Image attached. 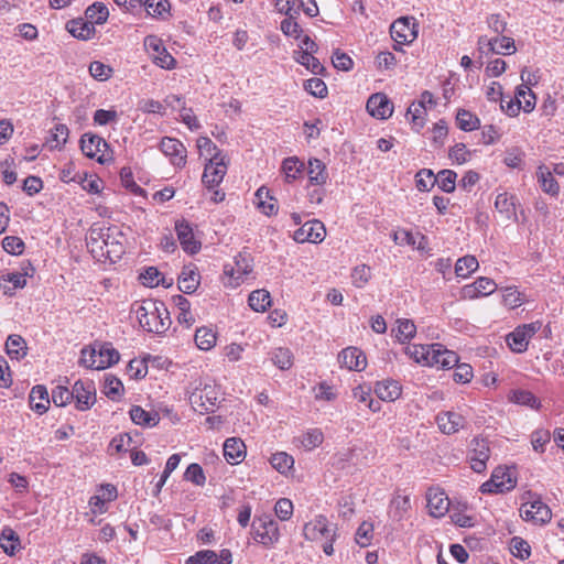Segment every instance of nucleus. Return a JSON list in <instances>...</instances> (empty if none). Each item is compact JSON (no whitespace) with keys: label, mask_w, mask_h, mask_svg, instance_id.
Segmentation results:
<instances>
[{"label":"nucleus","mask_w":564,"mask_h":564,"mask_svg":"<svg viewBox=\"0 0 564 564\" xmlns=\"http://www.w3.org/2000/svg\"><path fill=\"white\" fill-rule=\"evenodd\" d=\"M273 364L281 370H288L293 365V355L288 348H278L272 356Z\"/></svg>","instance_id":"3c124183"},{"label":"nucleus","mask_w":564,"mask_h":564,"mask_svg":"<svg viewBox=\"0 0 564 564\" xmlns=\"http://www.w3.org/2000/svg\"><path fill=\"white\" fill-rule=\"evenodd\" d=\"M375 392L382 401H394L401 395V387L397 381L384 380L377 382Z\"/></svg>","instance_id":"cd10ccee"},{"label":"nucleus","mask_w":564,"mask_h":564,"mask_svg":"<svg viewBox=\"0 0 564 564\" xmlns=\"http://www.w3.org/2000/svg\"><path fill=\"white\" fill-rule=\"evenodd\" d=\"M471 449L469 453L470 467L476 473H482L486 470V463L489 459L490 451L488 442L484 438L475 437L471 443Z\"/></svg>","instance_id":"9b49d317"},{"label":"nucleus","mask_w":564,"mask_h":564,"mask_svg":"<svg viewBox=\"0 0 564 564\" xmlns=\"http://www.w3.org/2000/svg\"><path fill=\"white\" fill-rule=\"evenodd\" d=\"M249 306L256 312H264L271 305V295L264 290L252 291L248 299Z\"/></svg>","instance_id":"f704fd0d"},{"label":"nucleus","mask_w":564,"mask_h":564,"mask_svg":"<svg viewBox=\"0 0 564 564\" xmlns=\"http://www.w3.org/2000/svg\"><path fill=\"white\" fill-rule=\"evenodd\" d=\"M307 174L310 183L314 185L325 184L328 177L325 164L318 159H311L308 161Z\"/></svg>","instance_id":"72a5a7b5"},{"label":"nucleus","mask_w":564,"mask_h":564,"mask_svg":"<svg viewBox=\"0 0 564 564\" xmlns=\"http://www.w3.org/2000/svg\"><path fill=\"white\" fill-rule=\"evenodd\" d=\"M30 405L32 410L39 414L46 412L50 404L48 392L44 386H35L32 388L30 395Z\"/></svg>","instance_id":"393cba45"},{"label":"nucleus","mask_w":564,"mask_h":564,"mask_svg":"<svg viewBox=\"0 0 564 564\" xmlns=\"http://www.w3.org/2000/svg\"><path fill=\"white\" fill-rule=\"evenodd\" d=\"M80 149L87 158L96 159L101 164L111 160V156H107L105 153L108 149V143L97 134L84 133L80 138Z\"/></svg>","instance_id":"39448f33"},{"label":"nucleus","mask_w":564,"mask_h":564,"mask_svg":"<svg viewBox=\"0 0 564 564\" xmlns=\"http://www.w3.org/2000/svg\"><path fill=\"white\" fill-rule=\"evenodd\" d=\"M510 551L513 556L527 560L531 555L530 544L520 536H513L510 541Z\"/></svg>","instance_id":"8fccbe9b"},{"label":"nucleus","mask_w":564,"mask_h":564,"mask_svg":"<svg viewBox=\"0 0 564 564\" xmlns=\"http://www.w3.org/2000/svg\"><path fill=\"white\" fill-rule=\"evenodd\" d=\"M52 400L56 406H65L73 400L72 390L64 386H57L52 390Z\"/></svg>","instance_id":"e2e57ef3"},{"label":"nucleus","mask_w":564,"mask_h":564,"mask_svg":"<svg viewBox=\"0 0 564 564\" xmlns=\"http://www.w3.org/2000/svg\"><path fill=\"white\" fill-rule=\"evenodd\" d=\"M256 197L258 199V207L262 210V213L267 216H272L278 213V205L275 204V198L270 195V192L267 187L261 186L256 192Z\"/></svg>","instance_id":"2f4dec72"},{"label":"nucleus","mask_w":564,"mask_h":564,"mask_svg":"<svg viewBox=\"0 0 564 564\" xmlns=\"http://www.w3.org/2000/svg\"><path fill=\"white\" fill-rule=\"evenodd\" d=\"M313 54L314 53L310 51H295L294 58L297 63L305 66L306 69H308L313 74L321 75L325 72V67Z\"/></svg>","instance_id":"7c9ffc66"},{"label":"nucleus","mask_w":564,"mask_h":564,"mask_svg":"<svg viewBox=\"0 0 564 564\" xmlns=\"http://www.w3.org/2000/svg\"><path fill=\"white\" fill-rule=\"evenodd\" d=\"M516 200L514 196L502 193L496 197L495 207L506 219L517 221Z\"/></svg>","instance_id":"a878e982"},{"label":"nucleus","mask_w":564,"mask_h":564,"mask_svg":"<svg viewBox=\"0 0 564 564\" xmlns=\"http://www.w3.org/2000/svg\"><path fill=\"white\" fill-rule=\"evenodd\" d=\"M253 539L264 546H272L280 539L278 522L270 516L256 517L251 524Z\"/></svg>","instance_id":"20e7f679"},{"label":"nucleus","mask_w":564,"mask_h":564,"mask_svg":"<svg viewBox=\"0 0 564 564\" xmlns=\"http://www.w3.org/2000/svg\"><path fill=\"white\" fill-rule=\"evenodd\" d=\"M218 555L212 550H202L189 556L185 564H215Z\"/></svg>","instance_id":"6e6d98bb"},{"label":"nucleus","mask_w":564,"mask_h":564,"mask_svg":"<svg viewBox=\"0 0 564 564\" xmlns=\"http://www.w3.org/2000/svg\"><path fill=\"white\" fill-rule=\"evenodd\" d=\"M431 349H434V344L427 346L420 345L406 347L405 352L416 362H424L425 365L430 366V361L432 360L430 358L432 357Z\"/></svg>","instance_id":"49530a36"},{"label":"nucleus","mask_w":564,"mask_h":564,"mask_svg":"<svg viewBox=\"0 0 564 564\" xmlns=\"http://www.w3.org/2000/svg\"><path fill=\"white\" fill-rule=\"evenodd\" d=\"M370 267L366 264L357 265L352 269L351 281L356 288H364L370 279Z\"/></svg>","instance_id":"13d9d810"},{"label":"nucleus","mask_w":564,"mask_h":564,"mask_svg":"<svg viewBox=\"0 0 564 564\" xmlns=\"http://www.w3.org/2000/svg\"><path fill=\"white\" fill-rule=\"evenodd\" d=\"M68 128L65 124H56L51 130V139L48 140L50 147L52 149H59L63 144L66 143L68 138Z\"/></svg>","instance_id":"603ef678"},{"label":"nucleus","mask_w":564,"mask_h":564,"mask_svg":"<svg viewBox=\"0 0 564 564\" xmlns=\"http://www.w3.org/2000/svg\"><path fill=\"white\" fill-rule=\"evenodd\" d=\"M373 525L369 522L364 521L356 532V542L361 546L366 547L370 545L372 539Z\"/></svg>","instance_id":"052dcab7"},{"label":"nucleus","mask_w":564,"mask_h":564,"mask_svg":"<svg viewBox=\"0 0 564 564\" xmlns=\"http://www.w3.org/2000/svg\"><path fill=\"white\" fill-rule=\"evenodd\" d=\"M274 512L276 517L282 520H289L293 514V503L288 498H281L275 502Z\"/></svg>","instance_id":"774afa93"},{"label":"nucleus","mask_w":564,"mask_h":564,"mask_svg":"<svg viewBox=\"0 0 564 564\" xmlns=\"http://www.w3.org/2000/svg\"><path fill=\"white\" fill-rule=\"evenodd\" d=\"M195 343L202 350H209L216 344V334L208 327H199L195 333Z\"/></svg>","instance_id":"a19ab883"},{"label":"nucleus","mask_w":564,"mask_h":564,"mask_svg":"<svg viewBox=\"0 0 564 564\" xmlns=\"http://www.w3.org/2000/svg\"><path fill=\"white\" fill-rule=\"evenodd\" d=\"M160 149L171 159L174 166L183 167L186 164V148L177 139L164 137L160 142Z\"/></svg>","instance_id":"f8f14e48"},{"label":"nucleus","mask_w":564,"mask_h":564,"mask_svg":"<svg viewBox=\"0 0 564 564\" xmlns=\"http://www.w3.org/2000/svg\"><path fill=\"white\" fill-rule=\"evenodd\" d=\"M98 355V367L108 368L119 361L120 355L110 344L100 346Z\"/></svg>","instance_id":"c9c22d12"},{"label":"nucleus","mask_w":564,"mask_h":564,"mask_svg":"<svg viewBox=\"0 0 564 564\" xmlns=\"http://www.w3.org/2000/svg\"><path fill=\"white\" fill-rule=\"evenodd\" d=\"M175 230L183 250L189 254H195L200 249V242L195 239L189 224L185 220L176 221Z\"/></svg>","instance_id":"dca6fc26"},{"label":"nucleus","mask_w":564,"mask_h":564,"mask_svg":"<svg viewBox=\"0 0 564 564\" xmlns=\"http://www.w3.org/2000/svg\"><path fill=\"white\" fill-rule=\"evenodd\" d=\"M199 273L193 264L184 265L178 276V289L186 294L194 293L199 285Z\"/></svg>","instance_id":"412c9836"},{"label":"nucleus","mask_w":564,"mask_h":564,"mask_svg":"<svg viewBox=\"0 0 564 564\" xmlns=\"http://www.w3.org/2000/svg\"><path fill=\"white\" fill-rule=\"evenodd\" d=\"M520 512L525 521L531 520L535 523H546L552 518L551 509L541 500L522 505Z\"/></svg>","instance_id":"4468645a"},{"label":"nucleus","mask_w":564,"mask_h":564,"mask_svg":"<svg viewBox=\"0 0 564 564\" xmlns=\"http://www.w3.org/2000/svg\"><path fill=\"white\" fill-rule=\"evenodd\" d=\"M123 240L124 235L116 226H93L87 237V247L97 261L109 260L116 263L124 253Z\"/></svg>","instance_id":"f257e3e1"},{"label":"nucleus","mask_w":564,"mask_h":564,"mask_svg":"<svg viewBox=\"0 0 564 564\" xmlns=\"http://www.w3.org/2000/svg\"><path fill=\"white\" fill-rule=\"evenodd\" d=\"M436 423L440 430L444 434H454L458 432L460 429H465L466 420L465 417L453 411L441 412L436 415Z\"/></svg>","instance_id":"a211bd4d"},{"label":"nucleus","mask_w":564,"mask_h":564,"mask_svg":"<svg viewBox=\"0 0 564 564\" xmlns=\"http://www.w3.org/2000/svg\"><path fill=\"white\" fill-rule=\"evenodd\" d=\"M432 360L430 366H440L443 369H451L458 364V355L445 348L442 344H434V349H431Z\"/></svg>","instance_id":"6ab92c4d"},{"label":"nucleus","mask_w":564,"mask_h":564,"mask_svg":"<svg viewBox=\"0 0 564 564\" xmlns=\"http://www.w3.org/2000/svg\"><path fill=\"white\" fill-rule=\"evenodd\" d=\"M551 434L546 430H536L531 435V444L535 452L543 453L544 446L550 442Z\"/></svg>","instance_id":"338daca9"},{"label":"nucleus","mask_w":564,"mask_h":564,"mask_svg":"<svg viewBox=\"0 0 564 564\" xmlns=\"http://www.w3.org/2000/svg\"><path fill=\"white\" fill-rule=\"evenodd\" d=\"M0 546L6 554L13 556L20 549V539L15 531L4 528L0 534Z\"/></svg>","instance_id":"473e14b6"},{"label":"nucleus","mask_w":564,"mask_h":564,"mask_svg":"<svg viewBox=\"0 0 564 564\" xmlns=\"http://www.w3.org/2000/svg\"><path fill=\"white\" fill-rule=\"evenodd\" d=\"M392 39L399 43H411L417 36V24L412 17H402L397 19L390 26Z\"/></svg>","instance_id":"6e6552de"},{"label":"nucleus","mask_w":564,"mask_h":564,"mask_svg":"<svg viewBox=\"0 0 564 564\" xmlns=\"http://www.w3.org/2000/svg\"><path fill=\"white\" fill-rule=\"evenodd\" d=\"M85 14L93 23L102 24L107 21L109 11L102 2H95L86 9Z\"/></svg>","instance_id":"c03bdc74"},{"label":"nucleus","mask_w":564,"mask_h":564,"mask_svg":"<svg viewBox=\"0 0 564 564\" xmlns=\"http://www.w3.org/2000/svg\"><path fill=\"white\" fill-rule=\"evenodd\" d=\"M123 392V384L120 379L112 375L105 377L104 393L112 401L118 400Z\"/></svg>","instance_id":"37998d69"},{"label":"nucleus","mask_w":564,"mask_h":564,"mask_svg":"<svg viewBox=\"0 0 564 564\" xmlns=\"http://www.w3.org/2000/svg\"><path fill=\"white\" fill-rule=\"evenodd\" d=\"M89 73L95 79L104 82L111 76L112 68L99 61H94L89 65Z\"/></svg>","instance_id":"bf43d9fd"},{"label":"nucleus","mask_w":564,"mask_h":564,"mask_svg":"<svg viewBox=\"0 0 564 564\" xmlns=\"http://www.w3.org/2000/svg\"><path fill=\"white\" fill-rule=\"evenodd\" d=\"M324 224L317 219L308 220L301 228L294 231V240L299 243L322 242L325 238Z\"/></svg>","instance_id":"9d476101"},{"label":"nucleus","mask_w":564,"mask_h":564,"mask_svg":"<svg viewBox=\"0 0 564 564\" xmlns=\"http://www.w3.org/2000/svg\"><path fill=\"white\" fill-rule=\"evenodd\" d=\"M426 498L427 508L431 516L437 518L444 516L447 512L449 502L444 492H433L430 490Z\"/></svg>","instance_id":"5701e85b"},{"label":"nucleus","mask_w":564,"mask_h":564,"mask_svg":"<svg viewBox=\"0 0 564 564\" xmlns=\"http://www.w3.org/2000/svg\"><path fill=\"white\" fill-rule=\"evenodd\" d=\"M506 341L510 349L514 352H523L528 348L529 340L523 332L517 327L512 333L508 334Z\"/></svg>","instance_id":"79ce46f5"},{"label":"nucleus","mask_w":564,"mask_h":564,"mask_svg":"<svg viewBox=\"0 0 564 564\" xmlns=\"http://www.w3.org/2000/svg\"><path fill=\"white\" fill-rule=\"evenodd\" d=\"M219 392L214 386H205L196 389L189 397V402L195 411L199 413L214 412L218 402Z\"/></svg>","instance_id":"0eeeda50"},{"label":"nucleus","mask_w":564,"mask_h":564,"mask_svg":"<svg viewBox=\"0 0 564 564\" xmlns=\"http://www.w3.org/2000/svg\"><path fill=\"white\" fill-rule=\"evenodd\" d=\"M334 530H336V528L328 525L325 516H317L314 520L305 523L303 535L308 541H318L328 538Z\"/></svg>","instance_id":"2eb2a0df"},{"label":"nucleus","mask_w":564,"mask_h":564,"mask_svg":"<svg viewBox=\"0 0 564 564\" xmlns=\"http://www.w3.org/2000/svg\"><path fill=\"white\" fill-rule=\"evenodd\" d=\"M304 88L314 97L324 98L327 95L326 84L317 77H312L304 82Z\"/></svg>","instance_id":"5fc2aeb1"},{"label":"nucleus","mask_w":564,"mask_h":564,"mask_svg":"<svg viewBox=\"0 0 564 564\" xmlns=\"http://www.w3.org/2000/svg\"><path fill=\"white\" fill-rule=\"evenodd\" d=\"M368 112L377 119H388L393 112V104L383 93H376L367 100Z\"/></svg>","instance_id":"ddd939ff"},{"label":"nucleus","mask_w":564,"mask_h":564,"mask_svg":"<svg viewBox=\"0 0 564 564\" xmlns=\"http://www.w3.org/2000/svg\"><path fill=\"white\" fill-rule=\"evenodd\" d=\"M135 314L140 326L148 333L160 335L171 325L169 311L161 301H143L135 310Z\"/></svg>","instance_id":"f03ea898"},{"label":"nucleus","mask_w":564,"mask_h":564,"mask_svg":"<svg viewBox=\"0 0 564 564\" xmlns=\"http://www.w3.org/2000/svg\"><path fill=\"white\" fill-rule=\"evenodd\" d=\"M227 172L226 156L221 152H216L205 165V170L202 176L203 184L213 188L218 186Z\"/></svg>","instance_id":"423d86ee"},{"label":"nucleus","mask_w":564,"mask_h":564,"mask_svg":"<svg viewBox=\"0 0 564 564\" xmlns=\"http://www.w3.org/2000/svg\"><path fill=\"white\" fill-rule=\"evenodd\" d=\"M224 456L231 465L241 463L246 457V445L241 438L230 437L224 443Z\"/></svg>","instance_id":"aec40b11"},{"label":"nucleus","mask_w":564,"mask_h":564,"mask_svg":"<svg viewBox=\"0 0 564 564\" xmlns=\"http://www.w3.org/2000/svg\"><path fill=\"white\" fill-rule=\"evenodd\" d=\"M525 153L518 147L506 150L503 163L511 169H523Z\"/></svg>","instance_id":"09e8293b"},{"label":"nucleus","mask_w":564,"mask_h":564,"mask_svg":"<svg viewBox=\"0 0 564 564\" xmlns=\"http://www.w3.org/2000/svg\"><path fill=\"white\" fill-rule=\"evenodd\" d=\"M425 116V106H422V104H417L416 101H413L406 110V117L416 131H420V129L424 127Z\"/></svg>","instance_id":"58836bf2"},{"label":"nucleus","mask_w":564,"mask_h":564,"mask_svg":"<svg viewBox=\"0 0 564 564\" xmlns=\"http://www.w3.org/2000/svg\"><path fill=\"white\" fill-rule=\"evenodd\" d=\"M186 480L192 481L197 486H203L206 481V477L204 475V470L198 464H191L184 474Z\"/></svg>","instance_id":"69168bd1"},{"label":"nucleus","mask_w":564,"mask_h":564,"mask_svg":"<svg viewBox=\"0 0 564 564\" xmlns=\"http://www.w3.org/2000/svg\"><path fill=\"white\" fill-rule=\"evenodd\" d=\"M72 393L76 409L79 411L89 410L96 402V388L93 381L77 380Z\"/></svg>","instance_id":"1a4fd4ad"},{"label":"nucleus","mask_w":564,"mask_h":564,"mask_svg":"<svg viewBox=\"0 0 564 564\" xmlns=\"http://www.w3.org/2000/svg\"><path fill=\"white\" fill-rule=\"evenodd\" d=\"M6 350L11 359L21 360L28 354L26 341L21 335L12 334L6 341Z\"/></svg>","instance_id":"bb28decb"},{"label":"nucleus","mask_w":564,"mask_h":564,"mask_svg":"<svg viewBox=\"0 0 564 564\" xmlns=\"http://www.w3.org/2000/svg\"><path fill=\"white\" fill-rule=\"evenodd\" d=\"M338 361L349 370L361 371L367 366L365 354L357 347H347L338 355Z\"/></svg>","instance_id":"f3484780"},{"label":"nucleus","mask_w":564,"mask_h":564,"mask_svg":"<svg viewBox=\"0 0 564 564\" xmlns=\"http://www.w3.org/2000/svg\"><path fill=\"white\" fill-rule=\"evenodd\" d=\"M536 177L543 192L550 194L551 196H556L558 194V183L545 165H540L538 167Z\"/></svg>","instance_id":"c85d7f7f"},{"label":"nucleus","mask_w":564,"mask_h":564,"mask_svg":"<svg viewBox=\"0 0 564 564\" xmlns=\"http://www.w3.org/2000/svg\"><path fill=\"white\" fill-rule=\"evenodd\" d=\"M2 248L10 254L19 256L24 250V242L15 236H7L2 240Z\"/></svg>","instance_id":"0e129e2a"},{"label":"nucleus","mask_w":564,"mask_h":564,"mask_svg":"<svg viewBox=\"0 0 564 564\" xmlns=\"http://www.w3.org/2000/svg\"><path fill=\"white\" fill-rule=\"evenodd\" d=\"M272 467L281 474H286L294 465V459L285 452H279L271 456Z\"/></svg>","instance_id":"de8ad7c7"},{"label":"nucleus","mask_w":564,"mask_h":564,"mask_svg":"<svg viewBox=\"0 0 564 564\" xmlns=\"http://www.w3.org/2000/svg\"><path fill=\"white\" fill-rule=\"evenodd\" d=\"M397 338L400 343H405L414 337L416 327L411 319H398Z\"/></svg>","instance_id":"864d4df0"},{"label":"nucleus","mask_w":564,"mask_h":564,"mask_svg":"<svg viewBox=\"0 0 564 564\" xmlns=\"http://www.w3.org/2000/svg\"><path fill=\"white\" fill-rule=\"evenodd\" d=\"M517 486V478L513 471L507 467H497L494 469L489 480L480 486L482 494H505Z\"/></svg>","instance_id":"7ed1b4c3"},{"label":"nucleus","mask_w":564,"mask_h":564,"mask_svg":"<svg viewBox=\"0 0 564 564\" xmlns=\"http://www.w3.org/2000/svg\"><path fill=\"white\" fill-rule=\"evenodd\" d=\"M457 126L463 131H474L480 127V120L477 116L466 109H459L456 115Z\"/></svg>","instance_id":"4c0bfd02"},{"label":"nucleus","mask_w":564,"mask_h":564,"mask_svg":"<svg viewBox=\"0 0 564 564\" xmlns=\"http://www.w3.org/2000/svg\"><path fill=\"white\" fill-rule=\"evenodd\" d=\"M304 170V164L295 156L288 158L282 163V171L285 180L291 182L295 180Z\"/></svg>","instance_id":"a18cd8bd"},{"label":"nucleus","mask_w":564,"mask_h":564,"mask_svg":"<svg viewBox=\"0 0 564 564\" xmlns=\"http://www.w3.org/2000/svg\"><path fill=\"white\" fill-rule=\"evenodd\" d=\"M66 29L74 37L79 40H89L95 34L94 23L83 19L69 21Z\"/></svg>","instance_id":"b1692460"},{"label":"nucleus","mask_w":564,"mask_h":564,"mask_svg":"<svg viewBox=\"0 0 564 564\" xmlns=\"http://www.w3.org/2000/svg\"><path fill=\"white\" fill-rule=\"evenodd\" d=\"M479 263L476 257L465 256L459 258L455 264V273L459 278H467L477 270Z\"/></svg>","instance_id":"ea45409f"},{"label":"nucleus","mask_w":564,"mask_h":564,"mask_svg":"<svg viewBox=\"0 0 564 564\" xmlns=\"http://www.w3.org/2000/svg\"><path fill=\"white\" fill-rule=\"evenodd\" d=\"M143 7L152 17H162L170 9L167 0H143Z\"/></svg>","instance_id":"4d7b16f0"},{"label":"nucleus","mask_w":564,"mask_h":564,"mask_svg":"<svg viewBox=\"0 0 564 564\" xmlns=\"http://www.w3.org/2000/svg\"><path fill=\"white\" fill-rule=\"evenodd\" d=\"M512 401L521 405H528L532 409L539 406V400L536 399V397L532 392L527 390L513 391Z\"/></svg>","instance_id":"680f3d73"},{"label":"nucleus","mask_w":564,"mask_h":564,"mask_svg":"<svg viewBox=\"0 0 564 564\" xmlns=\"http://www.w3.org/2000/svg\"><path fill=\"white\" fill-rule=\"evenodd\" d=\"M457 174L452 170H442L435 176L431 183V186H434L437 183L438 187L445 193H452L455 191V182Z\"/></svg>","instance_id":"e433bc0d"},{"label":"nucleus","mask_w":564,"mask_h":564,"mask_svg":"<svg viewBox=\"0 0 564 564\" xmlns=\"http://www.w3.org/2000/svg\"><path fill=\"white\" fill-rule=\"evenodd\" d=\"M497 284L489 278H478L471 285L465 288L466 293L470 296H485L495 292Z\"/></svg>","instance_id":"c756f323"},{"label":"nucleus","mask_w":564,"mask_h":564,"mask_svg":"<svg viewBox=\"0 0 564 564\" xmlns=\"http://www.w3.org/2000/svg\"><path fill=\"white\" fill-rule=\"evenodd\" d=\"M130 417L134 424L145 427H153L160 422V415L154 411H145L140 405H133L129 411Z\"/></svg>","instance_id":"4be33fe9"}]
</instances>
